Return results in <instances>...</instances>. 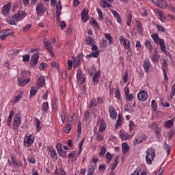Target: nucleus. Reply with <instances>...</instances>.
I'll return each mask as SVG.
<instances>
[{
  "instance_id": "obj_1",
  "label": "nucleus",
  "mask_w": 175,
  "mask_h": 175,
  "mask_svg": "<svg viewBox=\"0 0 175 175\" xmlns=\"http://www.w3.org/2000/svg\"><path fill=\"white\" fill-rule=\"evenodd\" d=\"M155 158V148L150 147L146 150V161L148 165H151Z\"/></svg>"
},
{
  "instance_id": "obj_2",
  "label": "nucleus",
  "mask_w": 175,
  "mask_h": 175,
  "mask_svg": "<svg viewBox=\"0 0 175 175\" xmlns=\"http://www.w3.org/2000/svg\"><path fill=\"white\" fill-rule=\"evenodd\" d=\"M137 99L141 102H146L148 99V93L146 90H141L137 94Z\"/></svg>"
},
{
  "instance_id": "obj_3",
  "label": "nucleus",
  "mask_w": 175,
  "mask_h": 175,
  "mask_svg": "<svg viewBox=\"0 0 175 175\" xmlns=\"http://www.w3.org/2000/svg\"><path fill=\"white\" fill-rule=\"evenodd\" d=\"M43 43L48 53H49L51 57H54L55 54H54V52L53 51V46H51V43H50L49 40L46 38L43 40Z\"/></svg>"
},
{
  "instance_id": "obj_4",
  "label": "nucleus",
  "mask_w": 175,
  "mask_h": 175,
  "mask_svg": "<svg viewBox=\"0 0 175 175\" xmlns=\"http://www.w3.org/2000/svg\"><path fill=\"white\" fill-rule=\"evenodd\" d=\"M101 103H103V98L100 97H98L96 98H92L90 101V105H89V109H91L92 107H95L98 106V105H101Z\"/></svg>"
},
{
  "instance_id": "obj_5",
  "label": "nucleus",
  "mask_w": 175,
  "mask_h": 175,
  "mask_svg": "<svg viewBox=\"0 0 175 175\" xmlns=\"http://www.w3.org/2000/svg\"><path fill=\"white\" fill-rule=\"evenodd\" d=\"M77 81L79 84H84L85 83V76L83 75L81 70H78L77 72Z\"/></svg>"
},
{
  "instance_id": "obj_6",
  "label": "nucleus",
  "mask_w": 175,
  "mask_h": 175,
  "mask_svg": "<svg viewBox=\"0 0 175 175\" xmlns=\"http://www.w3.org/2000/svg\"><path fill=\"white\" fill-rule=\"evenodd\" d=\"M120 43L124 46L125 50H129L131 49V42L128 39H125L124 36H121L119 38Z\"/></svg>"
},
{
  "instance_id": "obj_7",
  "label": "nucleus",
  "mask_w": 175,
  "mask_h": 175,
  "mask_svg": "<svg viewBox=\"0 0 175 175\" xmlns=\"http://www.w3.org/2000/svg\"><path fill=\"white\" fill-rule=\"evenodd\" d=\"M36 10L37 16H42L46 13V8L41 3L37 5Z\"/></svg>"
},
{
  "instance_id": "obj_8",
  "label": "nucleus",
  "mask_w": 175,
  "mask_h": 175,
  "mask_svg": "<svg viewBox=\"0 0 175 175\" xmlns=\"http://www.w3.org/2000/svg\"><path fill=\"white\" fill-rule=\"evenodd\" d=\"M147 140V135L146 134H141L138 136V138L134 139L133 145L136 146V144H140V143H143V142H146Z\"/></svg>"
},
{
  "instance_id": "obj_9",
  "label": "nucleus",
  "mask_w": 175,
  "mask_h": 175,
  "mask_svg": "<svg viewBox=\"0 0 175 175\" xmlns=\"http://www.w3.org/2000/svg\"><path fill=\"white\" fill-rule=\"evenodd\" d=\"M56 14H57V21L59 23L61 21V18L59 16L62 14V5L61 4V0H59L58 3L56 5Z\"/></svg>"
},
{
  "instance_id": "obj_10",
  "label": "nucleus",
  "mask_w": 175,
  "mask_h": 175,
  "mask_svg": "<svg viewBox=\"0 0 175 175\" xmlns=\"http://www.w3.org/2000/svg\"><path fill=\"white\" fill-rule=\"evenodd\" d=\"M152 2L154 3V5L161 8V9H166V2L163 0H152Z\"/></svg>"
},
{
  "instance_id": "obj_11",
  "label": "nucleus",
  "mask_w": 175,
  "mask_h": 175,
  "mask_svg": "<svg viewBox=\"0 0 175 175\" xmlns=\"http://www.w3.org/2000/svg\"><path fill=\"white\" fill-rule=\"evenodd\" d=\"M33 142H35L33 137L32 135H29L25 137L24 144L25 147H29V146L33 144Z\"/></svg>"
},
{
  "instance_id": "obj_12",
  "label": "nucleus",
  "mask_w": 175,
  "mask_h": 175,
  "mask_svg": "<svg viewBox=\"0 0 175 175\" xmlns=\"http://www.w3.org/2000/svg\"><path fill=\"white\" fill-rule=\"evenodd\" d=\"M12 125L16 128H20V125H21V118L19 114H16L14 116Z\"/></svg>"
},
{
  "instance_id": "obj_13",
  "label": "nucleus",
  "mask_w": 175,
  "mask_h": 175,
  "mask_svg": "<svg viewBox=\"0 0 175 175\" xmlns=\"http://www.w3.org/2000/svg\"><path fill=\"white\" fill-rule=\"evenodd\" d=\"M151 66L152 65H151V62H150V59H145L144 60L143 68L146 73H148L150 72V69H151Z\"/></svg>"
},
{
  "instance_id": "obj_14",
  "label": "nucleus",
  "mask_w": 175,
  "mask_h": 175,
  "mask_svg": "<svg viewBox=\"0 0 175 175\" xmlns=\"http://www.w3.org/2000/svg\"><path fill=\"white\" fill-rule=\"evenodd\" d=\"M154 43L160 45V49L163 53H166V45L165 44V40H163V39L159 38L157 41H154Z\"/></svg>"
},
{
  "instance_id": "obj_15",
  "label": "nucleus",
  "mask_w": 175,
  "mask_h": 175,
  "mask_svg": "<svg viewBox=\"0 0 175 175\" xmlns=\"http://www.w3.org/2000/svg\"><path fill=\"white\" fill-rule=\"evenodd\" d=\"M83 57H84V55L81 53L78 55L77 57L75 59L74 66L75 68H77L80 65H81V62L83 61Z\"/></svg>"
},
{
  "instance_id": "obj_16",
  "label": "nucleus",
  "mask_w": 175,
  "mask_h": 175,
  "mask_svg": "<svg viewBox=\"0 0 175 175\" xmlns=\"http://www.w3.org/2000/svg\"><path fill=\"white\" fill-rule=\"evenodd\" d=\"M11 8H12V4L10 3H8V4L5 5L2 9L3 16H8Z\"/></svg>"
},
{
  "instance_id": "obj_17",
  "label": "nucleus",
  "mask_w": 175,
  "mask_h": 175,
  "mask_svg": "<svg viewBox=\"0 0 175 175\" xmlns=\"http://www.w3.org/2000/svg\"><path fill=\"white\" fill-rule=\"evenodd\" d=\"M81 20L83 23H87L90 18L88 16V10L83 9L81 14Z\"/></svg>"
},
{
  "instance_id": "obj_18",
  "label": "nucleus",
  "mask_w": 175,
  "mask_h": 175,
  "mask_svg": "<svg viewBox=\"0 0 175 175\" xmlns=\"http://www.w3.org/2000/svg\"><path fill=\"white\" fill-rule=\"evenodd\" d=\"M47 150L50 152V156L52 159H57L58 158V156L57 155V152L53 146H48Z\"/></svg>"
},
{
  "instance_id": "obj_19",
  "label": "nucleus",
  "mask_w": 175,
  "mask_h": 175,
  "mask_svg": "<svg viewBox=\"0 0 175 175\" xmlns=\"http://www.w3.org/2000/svg\"><path fill=\"white\" fill-rule=\"evenodd\" d=\"M109 113L111 120H116L117 118V111H116L114 107L110 106L109 107Z\"/></svg>"
},
{
  "instance_id": "obj_20",
  "label": "nucleus",
  "mask_w": 175,
  "mask_h": 175,
  "mask_svg": "<svg viewBox=\"0 0 175 175\" xmlns=\"http://www.w3.org/2000/svg\"><path fill=\"white\" fill-rule=\"evenodd\" d=\"M39 61V54H34L31 56V67L33 68L36 66V64H38V62Z\"/></svg>"
},
{
  "instance_id": "obj_21",
  "label": "nucleus",
  "mask_w": 175,
  "mask_h": 175,
  "mask_svg": "<svg viewBox=\"0 0 175 175\" xmlns=\"http://www.w3.org/2000/svg\"><path fill=\"white\" fill-rule=\"evenodd\" d=\"M31 81V79L28 78L27 79H23V78L18 77V85L19 87H24L25 85H27V83Z\"/></svg>"
},
{
  "instance_id": "obj_22",
  "label": "nucleus",
  "mask_w": 175,
  "mask_h": 175,
  "mask_svg": "<svg viewBox=\"0 0 175 175\" xmlns=\"http://www.w3.org/2000/svg\"><path fill=\"white\" fill-rule=\"evenodd\" d=\"M111 12L113 16L115 17L117 23H118V24H122V19L121 18L120 14L114 10H111Z\"/></svg>"
},
{
  "instance_id": "obj_23",
  "label": "nucleus",
  "mask_w": 175,
  "mask_h": 175,
  "mask_svg": "<svg viewBox=\"0 0 175 175\" xmlns=\"http://www.w3.org/2000/svg\"><path fill=\"white\" fill-rule=\"evenodd\" d=\"M44 83H46V78L43 76H40L37 82V88H42L44 85Z\"/></svg>"
},
{
  "instance_id": "obj_24",
  "label": "nucleus",
  "mask_w": 175,
  "mask_h": 175,
  "mask_svg": "<svg viewBox=\"0 0 175 175\" xmlns=\"http://www.w3.org/2000/svg\"><path fill=\"white\" fill-rule=\"evenodd\" d=\"M14 116V111H11L7 120V125L11 126L12 121H13V116Z\"/></svg>"
},
{
  "instance_id": "obj_25",
  "label": "nucleus",
  "mask_w": 175,
  "mask_h": 175,
  "mask_svg": "<svg viewBox=\"0 0 175 175\" xmlns=\"http://www.w3.org/2000/svg\"><path fill=\"white\" fill-rule=\"evenodd\" d=\"M99 57V51H94L90 53V54L86 55L87 59H90V58H98Z\"/></svg>"
},
{
  "instance_id": "obj_26",
  "label": "nucleus",
  "mask_w": 175,
  "mask_h": 175,
  "mask_svg": "<svg viewBox=\"0 0 175 175\" xmlns=\"http://www.w3.org/2000/svg\"><path fill=\"white\" fill-rule=\"evenodd\" d=\"M174 124V119L169 120L164 123V127L165 128H172V126H173Z\"/></svg>"
},
{
  "instance_id": "obj_27",
  "label": "nucleus",
  "mask_w": 175,
  "mask_h": 175,
  "mask_svg": "<svg viewBox=\"0 0 175 175\" xmlns=\"http://www.w3.org/2000/svg\"><path fill=\"white\" fill-rule=\"evenodd\" d=\"M72 129V120H68L67 125L65 126L64 132L65 133H69Z\"/></svg>"
},
{
  "instance_id": "obj_28",
  "label": "nucleus",
  "mask_w": 175,
  "mask_h": 175,
  "mask_svg": "<svg viewBox=\"0 0 175 175\" xmlns=\"http://www.w3.org/2000/svg\"><path fill=\"white\" fill-rule=\"evenodd\" d=\"M23 16H24V12L19 11L16 14L14 15V18L16 20V21H20L21 20H23Z\"/></svg>"
},
{
  "instance_id": "obj_29",
  "label": "nucleus",
  "mask_w": 175,
  "mask_h": 175,
  "mask_svg": "<svg viewBox=\"0 0 175 175\" xmlns=\"http://www.w3.org/2000/svg\"><path fill=\"white\" fill-rule=\"evenodd\" d=\"M106 126H107L106 122H105V121L103 120L99 126L98 131L100 132V133H103V131H106Z\"/></svg>"
},
{
  "instance_id": "obj_30",
  "label": "nucleus",
  "mask_w": 175,
  "mask_h": 175,
  "mask_svg": "<svg viewBox=\"0 0 175 175\" xmlns=\"http://www.w3.org/2000/svg\"><path fill=\"white\" fill-rule=\"evenodd\" d=\"M96 169V165H90V167L88 170V175H94V173H95Z\"/></svg>"
},
{
  "instance_id": "obj_31",
  "label": "nucleus",
  "mask_w": 175,
  "mask_h": 175,
  "mask_svg": "<svg viewBox=\"0 0 175 175\" xmlns=\"http://www.w3.org/2000/svg\"><path fill=\"white\" fill-rule=\"evenodd\" d=\"M122 150L123 154H126V152H128V151H129V146L128 145V144H126L125 142L122 143Z\"/></svg>"
},
{
  "instance_id": "obj_32",
  "label": "nucleus",
  "mask_w": 175,
  "mask_h": 175,
  "mask_svg": "<svg viewBox=\"0 0 175 175\" xmlns=\"http://www.w3.org/2000/svg\"><path fill=\"white\" fill-rule=\"evenodd\" d=\"M100 5L103 9H105V8H111V5H110L106 0H100Z\"/></svg>"
},
{
  "instance_id": "obj_33",
  "label": "nucleus",
  "mask_w": 175,
  "mask_h": 175,
  "mask_svg": "<svg viewBox=\"0 0 175 175\" xmlns=\"http://www.w3.org/2000/svg\"><path fill=\"white\" fill-rule=\"evenodd\" d=\"M144 44L146 49H148V50L151 53V51H152V44H151V41L146 40Z\"/></svg>"
},
{
  "instance_id": "obj_34",
  "label": "nucleus",
  "mask_w": 175,
  "mask_h": 175,
  "mask_svg": "<svg viewBox=\"0 0 175 175\" xmlns=\"http://www.w3.org/2000/svg\"><path fill=\"white\" fill-rule=\"evenodd\" d=\"M90 25L93 27V28H95L96 29H98L99 28V25L98 24V22L96 20L92 18L90 21Z\"/></svg>"
},
{
  "instance_id": "obj_35",
  "label": "nucleus",
  "mask_w": 175,
  "mask_h": 175,
  "mask_svg": "<svg viewBox=\"0 0 175 175\" xmlns=\"http://www.w3.org/2000/svg\"><path fill=\"white\" fill-rule=\"evenodd\" d=\"M152 61H153V62H158V61H159V55L158 54V51H155L152 57Z\"/></svg>"
},
{
  "instance_id": "obj_36",
  "label": "nucleus",
  "mask_w": 175,
  "mask_h": 175,
  "mask_svg": "<svg viewBox=\"0 0 175 175\" xmlns=\"http://www.w3.org/2000/svg\"><path fill=\"white\" fill-rule=\"evenodd\" d=\"M120 137L122 139V140H128L131 139V135L126 133H120Z\"/></svg>"
},
{
  "instance_id": "obj_37",
  "label": "nucleus",
  "mask_w": 175,
  "mask_h": 175,
  "mask_svg": "<svg viewBox=\"0 0 175 175\" xmlns=\"http://www.w3.org/2000/svg\"><path fill=\"white\" fill-rule=\"evenodd\" d=\"M93 83L94 84H98L99 83V72H95L93 76Z\"/></svg>"
},
{
  "instance_id": "obj_38",
  "label": "nucleus",
  "mask_w": 175,
  "mask_h": 175,
  "mask_svg": "<svg viewBox=\"0 0 175 175\" xmlns=\"http://www.w3.org/2000/svg\"><path fill=\"white\" fill-rule=\"evenodd\" d=\"M21 98H23V92H19L18 95L15 96L13 101V105H16V103H17V102H18Z\"/></svg>"
},
{
  "instance_id": "obj_39",
  "label": "nucleus",
  "mask_w": 175,
  "mask_h": 175,
  "mask_svg": "<svg viewBox=\"0 0 175 175\" xmlns=\"http://www.w3.org/2000/svg\"><path fill=\"white\" fill-rule=\"evenodd\" d=\"M36 128L37 132H40L42 127L40 126V120L39 119H36Z\"/></svg>"
},
{
  "instance_id": "obj_40",
  "label": "nucleus",
  "mask_w": 175,
  "mask_h": 175,
  "mask_svg": "<svg viewBox=\"0 0 175 175\" xmlns=\"http://www.w3.org/2000/svg\"><path fill=\"white\" fill-rule=\"evenodd\" d=\"M137 29L139 33H143V27L142 26V23L140 21H137Z\"/></svg>"
},
{
  "instance_id": "obj_41",
  "label": "nucleus",
  "mask_w": 175,
  "mask_h": 175,
  "mask_svg": "<svg viewBox=\"0 0 175 175\" xmlns=\"http://www.w3.org/2000/svg\"><path fill=\"white\" fill-rule=\"evenodd\" d=\"M151 106L153 111H157V110H158V104L155 100H152Z\"/></svg>"
},
{
  "instance_id": "obj_42",
  "label": "nucleus",
  "mask_w": 175,
  "mask_h": 175,
  "mask_svg": "<svg viewBox=\"0 0 175 175\" xmlns=\"http://www.w3.org/2000/svg\"><path fill=\"white\" fill-rule=\"evenodd\" d=\"M37 92L38 89H35V87H31L30 90V98H32V96H35Z\"/></svg>"
},
{
  "instance_id": "obj_43",
  "label": "nucleus",
  "mask_w": 175,
  "mask_h": 175,
  "mask_svg": "<svg viewBox=\"0 0 175 175\" xmlns=\"http://www.w3.org/2000/svg\"><path fill=\"white\" fill-rule=\"evenodd\" d=\"M157 14L159 16V18L162 23H165L166 21V17L163 16V13L161 12V11H158Z\"/></svg>"
},
{
  "instance_id": "obj_44",
  "label": "nucleus",
  "mask_w": 175,
  "mask_h": 175,
  "mask_svg": "<svg viewBox=\"0 0 175 175\" xmlns=\"http://www.w3.org/2000/svg\"><path fill=\"white\" fill-rule=\"evenodd\" d=\"M122 124V115L121 113L118 114V118L116 123V126H120Z\"/></svg>"
},
{
  "instance_id": "obj_45",
  "label": "nucleus",
  "mask_w": 175,
  "mask_h": 175,
  "mask_svg": "<svg viewBox=\"0 0 175 175\" xmlns=\"http://www.w3.org/2000/svg\"><path fill=\"white\" fill-rule=\"evenodd\" d=\"M163 148L165 150L167 155H170V146L167 144L164 143Z\"/></svg>"
},
{
  "instance_id": "obj_46",
  "label": "nucleus",
  "mask_w": 175,
  "mask_h": 175,
  "mask_svg": "<svg viewBox=\"0 0 175 175\" xmlns=\"http://www.w3.org/2000/svg\"><path fill=\"white\" fill-rule=\"evenodd\" d=\"M106 158L107 159V163L109 165V163H110V162L113 159V154H110L109 152H107L106 154Z\"/></svg>"
},
{
  "instance_id": "obj_47",
  "label": "nucleus",
  "mask_w": 175,
  "mask_h": 175,
  "mask_svg": "<svg viewBox=\"0 0 175 175\" xmlns=\"http://www.w3.org/2000/svg\"><path fill=\"white\" fill-rule=\"evenodd\" d=\"M49 109V103L48 102L44 103L42 105V110H43V111H47Z\"/></svg>"
},
{
  "instance_id": "obj_48",
  "label": "nucleus",
  "mask_w": 175,
  "mask_h": 175,
  "mask_svg": "<svg viewBox=\"0 0 175 175\" xmlns=\"http://www.w3.org/2000/svg\"><path fill=\"white\" fill-rule=\"evenodd\" d=\"M55 174H62V175L66 174V172H65V170L62 169L58 170V168H56V170H55Z\"/></svg>"
},
{
  "instance_id": "obj_49",
  "label": "nucleus",
  "mask_w": 175,
  "mask_h": 175,
  "mask_svg": "<svg viewBox=\"0 0 175 175\" xmlns=\"http://www.w3.org/2000/svg\"><path fill=\"white\" fill-rule=\"evenodd\" d=\"M85 42L88 46H90V44H92V42H94V39H92L91 36H87L85 39Z\"/></svg>"
},
{
  "instance_id": "obj_50",
  "label": "nucleus",
  "mask_w": 175,
  "mask_h": 175,
  "mask_svg": "<svg viewBox=\"0 0 175 175\" xmlns=\"http://www.w3.org/2000/svg\"><path fill=\"white\" fill-rule=\"evenodd\" d=\"M96 10L98 14V20L102 21L103 20V13L102 12V10H100V8H97Z\"/></svg>"
},
{
  "instance_id": "obj_51",
  "label": "nucleus",
  "mask_w": 175,
  "mask_h": 175,
  "mask_svg": "<svg viewBox=\"0 0 175 175\" xmlns=\"http://www.w3.org/2000/svg\"><path fill=\"white\" fill-rule=\"evenodd\" d=\"M118 165V157H116L115 158V162H114V163L112 165V166H111V170L112 171H114L115 169H116V167H117Z\"/></svg>"
},
{
  "instance_id": "obj_52",
  "label": "nucleus",
  "mask_w": 175,
  "mask_h": 175,
  "mask_svg": "<svg viewBox=\"0 0 175 175\" xmlns=\"http://www.w3.org/2000/svg\"><path fill=\"white\" fill-rule=\"evenodd\" d=\"M105 38H107V40H108L109 44H111V43H113V38H111V36L110 35V33H105Z\"/></svg>"
},
{
  "instance_id": "obj_53",
  "label": "nucleus",
  "mask_w": 175,
  "mask_h": 175,
  "mask_svg": "<svg viewBox=\"0 0 175 175\" xmlns=\"http://www.w3.org/2000/svg\"><path fill=\"white\" fill-rule=\"evenodd\" d=\"M133 98H135V96L133 94H126V102H131Z\"/></svg>"
},
{
  "instance_id": "obj_54",
  "label": "nucleus",
  "mask_w": 175,
  "mask_h": 175,
  "mask_svg": "<svg viewBox=\"0 0 175 175\" xmlns=\"http://www.w3.org/2000/svg\"><path fill=\"white\" fill-rule=\"evenodd\" d=\"M31 27H32V24L26 25L25 27L23 28V32H28V31L31 29Z\"/></svg>"
},
{
  "instance_id": "obj_55",
  "label": "nucleus",
  "mask_w": 175,
  "mask_h": 175,
  "mask_svg": "<svg viewBox=\"0 0 175 175\" xmlns=\"http://www.w3.org/2000/svg\"><path fill=\"white\" fill-rule=\"evenodd\" d=\"M132 23V14H129V17L127 18V21H126V25L129 27H131V23Z\"/></svg>"
},
{
  "instance_id": "obj_56",
  "label": "nucleus",
  "mask_w": 175,
  "mask_h": 175,
  "mask_svg": "<svg viewBox=\"0 0 175 175\" xmlns=\"http://www.w3.org/2000/svg\"><path fill=\"white\" fill-rule=\"evenodd\" d=\"M29 58H31V55H29V54H26L23 55V62H28V61H29Z\"/></svg>"
},
{
  "instance_id": "obj_57",
  "label": "nucleus",
  "mask_w": 175,
  "mask_h": 175,
  "mask_svg": "<svg viewBox=\"0 0 175 175\" xmlns=\"http://www.w3.org/2000/svg\"><path fill=\"white\" fill-rule=\"evenodd\" d=\"M149 128L150 129H157L158 128V124H157V122H152L149 124Z\"/></svg>"
},
{
  "instance_id": "obj_58",
  "label": "nucleus",
  "mask_w": 175,
  "mask_h": 175,
  "mask_svg": "<svg viewBox=\"0 0 175 175\" xmlns=\"http://www.w3.org/2000/svg\"><path fill=\"white\" fill-rule=\"evenodd\" d=\"M16 18H14V16H12V18H10V20H8V23L9 24H10L11 25H16Z\"/></svg>"
},
{
  "instance_id": "obj_59",
  "label": "nucleus",
  "mask_w": 175,
  "mask_h": 175,
  "mask_svg": "<svg viewBox=\"0 0 175 175\" xmlns=\"http://www.w3.org/2000/svg\"><path fill=\"white\" fill-rule=\"evenodd\" d=\"M175 95V84L172 85V92L170 93V98L173 99V96Z\"/></svg>"
},
{
  "instance_id": "obj_60",
  "label": "nucleus",
  "mask_w": 175,
  "mask_h": 175,
  "mask_svg": "<svg viewBox=\"0 0 175 175\" xmlns=\"http://www.w3.org/2000/svg\"><path fill=\"white\" fill-rule=\"evenodd\" d=\"M140 172H142V168L138 167L131 175H139Z\"/></svg>"
},
{
  "instance_id": "obj_61",
  "label": "nucleus",
  "mask_w": 175,
  "mask_h": 175,
  "mask_svg": "<svg viewBox=\"0 0 175 175\" xmlns=\"http://www.w3.org/2000/svg\"><path fill=\"white\" fill-rule=\"evenodd\" d=\"M96 140H98V142H103L104 139L103 135H100L98 133H96Z\"/></svg>"
},
{
  "instance_id": "obj_62",
  "label": "nucleus",
  "mask_w": 175,
  "mask_h": 175,
  "mask_svg": "<svg viewBox=\"0 0 175 175\" xmlns=\"http://www.w3.org/2000/svg\"><path fill=\"white\" fill-rule=\"evenodd\" d=\"M157 31L159 32H164L165 31V28H163V27L159 25H156Z\"/></svg>"
},
{
  "instance_id": "obj_63",
  "label": "nucleus",
  "mask_w": 175,
  "mask_h": 175,
  "mask_svg": "<svg viewBox=\"0 0 175 175\" xmlns=\"http://www.w3.org/2000/svg\"><path fill=\"white\" fill-rule=\"evenodd\" d=\"M107 46V40H103L100 42V47H103L105 49Z\"/></svg>"
},
{
  "instance_id": "obj_64",
  "label": "nucleus",
  "mask_w": 175,
  "mask_h": 175,
  "mask_svg": "<svg viewBox=\"0 0 175 175\" xmlns=\"http://www.w3.org/2000/svg\"><path fill=\"white\" fill-rule=\"evenodd\" d=\"M105 154H106V148L105 146H103L100 152V156L103 157Z\"/></svg>"
}]
</instances>
